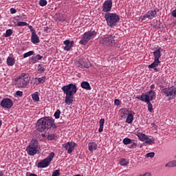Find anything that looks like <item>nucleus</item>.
I'll list each match as a JSON object with an SVG mask.
<instances>
[{"label":"nucleus","mask_w":176,"mask_h":176,"mask_svg":"<svg viewBox=\"0 0 176 176\" xmlns=\"http://www.w3.org/2000/svg\"><path fill=\"white\" fill-rule=\"evenodd\" d=\"M37 70L38 71L39 74H43V72L45 71V67H43L41 64H39L37 67Z\"/></svg>","instance_id":"35"},{"label":"nucleus","mask_w":176,"mask_h":176,"mask_svg":"<svg viewBox=\"0 0 176 176\" xmlns=\"http://www.w3.org/2000/svg\"><path fill=\"white\" fill-rule=\"evenodd\" d=\"M15 86L19 89L26 87L30 83V77L28 74L22 73L19 77L15 78Z\"/></svg>","instance_id":"4"},{"label":"nucleus","mask_w":176,"mask_h":176,"mask_svg":"<svg viewBox=\"0 0 176 176\" xmlns=\"http://www.w3.org/2000/svg\"><path fill=\"white\" fill-rule=\"evenodd\" d=\"M36 130L42 133L46 131L49 129H56V124H54V120L50 118L49 117H44L40 118L36 124Z\"/></svg>","instance_id":"1"},{"label":"nucleus","mask_w":176,"mask_h":176,"mask_svg":"<svg viewBox=\"0 0 176 176\" xmlns=\"http://www.w3.org/2000/svg\"><path fill=\"white\" fill-rule=\"evenodd\" d=\"M12 34H13V30H12L11 29H8L6 30L4 36H6V38H8V36H10L12 35Z\"/></svg>","instance_id":"34"},{"label":"nucleus","mask_w":176,"mask_h":176,"mask_svg":"<svg viewBox=\"0 0 176 176\" xmlns=\"http://www.w3.org/2000/svg\"><path fill=\"white\" fill-rule=\"evenodd\" d=\"M39 5L40 6H46V5H47V1L46 0H40Z\"/></svg>","instance_id":"41"},{"label":"nucleus","mask_w":176,"mask_h":176,"mask_svg":"<svg viewBox=\"0 0 176 176\" xmlns=\"http://www.w3.org/2000/svg\"><path fill=\"white\" fill-rule=\"evenodd\" d=\"M10 13H11V14H14V13H16V9L11 8L10 9Z\"/></svg>","instance_id":"51"},{"label":"nucleus","mask_w":176,"mask_h":176,"mask_svg":"<svg viewBox=\"0 0 176 176\" xmlns=\"http://www.w3.org/2000/svg\"><path fill=\"white\" fill-rule=\"evenodd\" d=\"M123 144L124 145H129V144H133V140L126 138L123 140Z\"/></svg>","instance_id":"29"},{"label":"nucleus","mask_w":176,"mask_h":176,"mask_svg":"<svg viewBox=\"0 0 176 176\" xmlns=\"http://www.w3.org/2000/svg\"><path fill=\"white\" fill-rule=\"evenodd\" d=\"M140 148H142V145L140 146Z\"/></svg>","instance_id":"60"},{"label":"nucleus","mask_w":176,"mask_h":176,"mask_svg":"<svg viewBox=\"0 0 176 176\" xmlns=\"http://www.w3.org/2000/svg\"><path fill=\"white\" fill-rule=\"evenodd\" d=\"M145 144H148V145H153V144H155V139L148 138L145 142L143 143L144 145H145Z\"/></svg>","instance_id":"28"},{"label":"nucleus","mask_w":176,"mask_h":176,"mask_svg":"<svg viewBox=\"0 0 176 176\" xmlns=\"http://www.w3.org/2000/svg\"><path fill=\"white\" fill-rule=\"evenodd\" d=\"M66 96L65 97V103L67 105H72L74 102V95L70 94H65Z\"/></svg>","instance_id":"15"},{"label":"nucleus","mask_w":176,"mask_h":176,"mask_svg":"<svg viewBox=\"0 0 176 176\" xmlns=\"http://www.w3.org/2000/svg\"><path fill=\"white\" fill-rule=\"evenodd\" d=\"M134 115H135L134 111H131L129 115H128V116L126 117V123H129V124H131V123H133V120H134Z\"/></svg>","instance_id":"19"},{"label":"nucleus","mask_w":176,"mask_h":176,"mask_svg":"<svg viewBox=\"0 0 176 176\" xmlns=\"http://www.w3.org/2000/svg\"><path fill=\"white\" fill-rule=\"evenodd\" d=\"M139 176H151V173H146L144 175H140Z\"/></svg>","instance_id":"52"},{"label":"nucleus","mask_w":176,"mask_h":176,"mask_svg":"<svg viewBox=\"0 0 176 176\" xmlns=\"http://www.w3.org/2000/svg\"><path fill=\"white\" fill-rule=\"evenodd\" d=\"M104 19L107 23V25L109 27H116L118 25V23L120 19L119 18V15L115 13L107 12L104 14Z\"/></svg>","instance_id":"3"},{"label":"nucleus","mask_w":176,"mask_h":176,"mask_svg":"<svg viewBox=\"0 0 176 176\" xmlns=\"http://www.w3.org/2000/svg\"><path fill=\"white\" fill-rule=\"evenodd\" d=\"M46 80V76H42L38 78V83H45Z\"/></svg>","instance_id":"39"},{"label":"nucleus","mask_w":176,"mask_h":176,"mask_svg":"<svg viewBox=\"0 0 176 176\" xmlns=\"http://www.w3.org/2000/svg\"><path fill=\"white\" fill-rule=\"evenodd\" d=\"M153 69H154V71H155L156 72H157L159 71V69H157V68H156V67L153 68Z\"/></svg>","instance_id":"55"},{"label":"nucleus","mask_w":176,"mask_h":176,"mask_svg":"<svg viewBox=\"0 0 176 176\" xmlns=\"http://www.w3.org/2000/svg\"><path fill=\"white\" fill-rule=\"evenodd\" d=\"M2 126V121L0 120V127Z\"/></svg>","instance_id":"57"},{"label":"nucleus","mask_w":176,"mask_h":176,"mask_svg":"<svg viewBox=\"0 0 176 176\" xmlns=\"http://www.w3.org/2000/svg\"><path fill=\"white\" fill-rule=\"evenodd\" d=\"M162 93H164V94H165L166 97H168L170 96H172L173 97H175L176 88H174V87L165 88L162 90Z\"/></svg>","instance_id":"10"},{"label":"nucleus","mask_w":176,"mask_h":176,"mask_svg":"<svg viewBox=\"0 0 176 176\" xmlns=\"http://www.w3.org/2000/svg\"><path fill=\"white\" fill-rule=\"evenodd\" d=\"M34 54L33 51H30L28 52H26L23 54V58H27V57H30V56H32Z\"/></svg>","instance_id":"37"},{"label":"nucleus","mask_w":176,"mask_h":176,"mask_svg":"<svg viewBox=\"0 0 176 176\" xmlns=\"http://www.w3.org/2000/svg\"><path fill=\"white\" fill-rule=\"evenodd\" d=\"M16 25H18V27H24L25 25H28V23H27L26 22H18Z\"/></svg>","instance_id":"40"},{"label":"nucleus","mask_w":176,"mask_h":176,"mask_svg":"<svg viewBox=\"0 0 176 176\" xmlns=\"http://www.w3.org/2000/svg\"><path fill=\"white\" fill-rule=\"evenodd\" d=\"M97 35V32L93 31V32H85L82 38V39L80 41V45H87V42L93 38V36Z\"/></svg>","instance_id":"8"},{"label":"nucleus","mask_w":176,"mask_h":176,"mask_svg":"<svg viewBox=\"0 0 176 176\" xmlns=\"http://www.w3.org/2000/svg\"><path fill=\"white\" fill-rule=\"evenodd\" d=\"M36 58V60H42V58H43V56L38 54L36 55V56H34Z\"/></svg>","instance_id":"48"},{"label":"nucleus","mask_w":176,"mask_h":176,"mask_svg":"<svg viewBox=\"0 0 176 176\" xmlns=\"http://www.w3.org/2000/svg\"><path fill=\"white\" fill-rule=\"evenodd\" d=\"M104 123H105V120L104 118H102L99 121L100 126L104 127Z\"/></svg>","instance_id":"43"},{"label":"nucleus","mask_w":176,"mask_h":176,"mask_svg":"<svg viewBox=\"0 0 176 176\" xmlns=\"http://www.w3.org/2000/svg\"><path fill=\"white\" fill-rule=\"evenodd\" d=\"M62 90L64 94H76V91H78V88L75 84L70 83L63 86Z\"/></svg>","instance_id":"7"},{"label":"nucleus","mask_w":176,"mask_h":176,"mask_svg":"<svg viewBox=\"0 0 176 176\" xmlns=\"http://www.w3.org/2000/svg\"><path fill=\"white\" fill-rule=\"evenodd\" d=\"M82 89L85 90H91V87H90V83L87 81H82L80 84Z\"/></svg>","instance_id":"20"},{"label":"nucleus","mask_w":176,"mask_h":176,"mask_svg":"<svg viewBox=\"0 0 176 176\" xmlns=\"http://www.w3.org/2000/svg\"><path fill=\"white\" fill-rule=\"evenodd\" d=\"M0 176H3V172L0 171Z\"/></svg>","instance_id":"56"},{"label":"nucleus","mask_w":176,"mask_h":176,"mask_svg":"<svg viewBox=\"0 0 176 176\" xmlns=\"http://www.w3.org/2000/svg\"><path fill=\"white\" fill-rule=\"evenodd\" d=\"M151 90H153V89H155V84H152L151 85Z\"/></svg>","instance_id":"54"},{"label":"nucleus","mask_w":176,"mask_h":176,"mask_svg":"<svg viewBox=\"0 0 176 176\" xmlns=\"http://www.w3.org/2000/svg\"><path fill=\"white\" fill-rule=\"evenodd\" d=\"M146 157H155V153H153V152L148 153L146 155Z\"/></svg>","instance_id":"42"},{"label":"nucleus","mask_w":176,"mask_h":176,"mask_svg":"<svg viewBox=\"0 0 176 176\" xmlns=\"http://www.w3.org/2000/svg\"><path fill=\"white\" fill-rule=\"evenodd\" d=\"M155 91H153V90H150L148 91V94L147 95L148 96V100L149 101H152V100H153V97H155Z\"/></svg>","instance_id":"27"},{"label":"nucleus","mask_w":176,"mask_h":176,"mask_svg":"<svg viewBox=\"0 0 176 176\" xmlns=\"http://www.w3.org/2000/svg\"><path fill=\"white\" fill-rule=\"evenodd\" d=\"M63 43L65 45L64 47V50H66V52H69V50H71L72 48V46H74V43H75V42H74V41H70L69 40H66L63 41Z\"/></svg>","instance_id":"16"},{"label":"nucleus","mask_w":176,"mask_h":176,"mask_svg":"<svg viewBox=\"0 0 176 176\" xmlns=\"http://www.w3.org/2000/svg\"><path fill=\"white\" fill-rule=\"evenodd\" d=\"M160 63V60L154 59L153 63L148 65V68H156Z\"/></svg>","instance_id":"24"},{"label":"nucleus","mask_w":176,"mask_h":176,"mask_svg":"<svg viewBox=\"0 0 176 176\" xmlns=\"http://www.w3.org/2000/svg\"><path fill=\"white\" fill-rule=\"evenodd\" d=\"M152 124H153V126H155V123H153Z\"/></svg>","instance_id":"59"},{"label":"nucleus","mask_w":176,"mask_h":176,"mask_svg":"<svg viewBox=\"0 0 176 176\" xmlns=\"http://www.w3.org/2000/svg\"><path fill=\"white\" fill-rule=\"evenodd\" d=\"M153 56L155 57V60H159V58L162 57V53L160 52V50H157L154 51Z\"/></svg>","instance_id":"25"},{"label":"nucleus","mask_w":176,"mask_h":176,"mask_svg":"<svg viewBox=\"0 0 176 176\" xmlns=\"http://www.w3.org/2000/svg\"><path fill=\"white\" fill-rule=\"evenodd\" d=\"M88 146L89 151H90V152H93V151H96V149H97V144L94 142L89 143Z\"/></svg>","instance_id":"23"},{"label":"nucleus","mask_w":176,"mask_h":176,"mask_svg":"<svg viewBox=\"0 0 176 176\" xmlns=\"http://www.w3.org/2000/svg\"><path fill=\"white\" fill-rule=\"evenodd\" d=\"M32 100L34 101H39V95H38V92H35L32 95Z\"/></svg>","instance_id":"32"},{"label":"nucleus","mask_w":176,"mask_h":176,"mask_svg":"<svg viewBox=\"0 0 176 176\" xmlns=\"http://www.w3.org/2000/svg\"><path fill=\"white\" fill-rule=\"evenodd\" d=\"M136 98L144 102H146L149 100V96L146 94H142L141 96H137Z\"/></svg>","instance_id":"21"},{"label":"nucleus","mask_w":176,"mask_h":176,"mask_svg":"<svg viewBox=\"0 0 176 176\" xmlns=\"http://www.w3.org/2000/svg\"><path fill=\"white\" fill-rule=\"evenodd\" d=\"M77 144L75 142H67V144H63V148L67 151V153L71 154L72 152L75 151V148H76Z\"/></svg>","instance_id":"12"},{"label":"nucleus","mask_w":176,"mask_h":176,"mask_svg":"<svg viewBox=\"0 0 176 176\" xmlns=\"http://www.w3.org/2000/svg\"><path fill=\"white\" fill-rule=\"evenodd\" d=\"M58 175H60V170H56L52 173V176H58Z\"/></svg>","instance_id":"44"},{"label":"nucleus","mask_w":176,"mask_h":176,"mask_svg":"<svg viewBox=\"0 0 176 176\" xmlns=\"http://www.w3.org/2000/svg\"><path fill=\"white\" fill-rule=\"evenodd\" d=\"M61 114V111L60 109H57L54 113V117L56 119H60V115Z\"/></svg>","instance_id":"38"},{"label":"nucleus","mask_w":176,"mask_h":176,"mask_svg":"<svg viewBox=\"0 0 176 176\" xmlns=\"http://www.w3.org/2000/svg\"><path fill=\"white\" fill-rule=\"evenodd\" d=\"M76 67L79 68H90V64L87 63V60L85 58H80L76 63Z\"/></svg>","instance_id":"11"},{"label":"nucleus","mask_w":176,"mask_h":176,"mask_svg":"<svg viewBox=\"0 0 176 176\" xmlns=\"http://www.w3.org/2000/svg\"><path fill=\"white\" fill-rule=\"evenodd\" d=\"M153 28H157V26H156V25H154Z\"/></svg>","instance_id":"58"},{"label":"nucleus","mask_w":176,"mask_h":176,"mask_svg":"<svg viewBox=\"0 0 176 176\" xmlns=\"http://www.w3.org/2000/svg\"><path fill=\"white\" fill-rule=\"evenodd\" d=\"M16 95L18 96V97H21L23 96V91H17L16 92Z\"/></svg>","instance_id":"47"},{"label":"nucleus","mask_w":176,"mask_h":176,"mask_svg":"<svg viewBox=\"0 0 176 176\" xmlns=\"http://www.w3.org/2000/svg\"><path fill=\"white\" fill-rule=\"evenodd\" d=\"M130 144H131V145L129 146L130 149H135V148H137V142L134 140H132V143Z\"/></svg>","instance_id":"36"},{"label":"nucleus","mask_w":176,"mask_h":176,"mask_svg":"<svg viewBox=\"0 0 176 176\" xmlns=\"http://www.w3.org/2000/svg\"><path fill=\"white\" fill-rule=\"evenodd\" d=\"M114 104H115L116 105H120V100H119L118 99H116V100H114Z\"/></svg>","instance_id":"50"},{"label":"nucleus","mask_w":176,"mask_h":176,"mask_svg":"<svg viewBox=\"0 0 176 176\" xmlns=\"http://www.w3.org/2000/svg\"><path fill=\"white\" fill-rule=\"evenodd\" d=\"M120 116L122 119H126V117L130 115V111L127 110L126 109H122L120 110Z\"/></svg>","instance_id":"17"},{"label":"nucleus","mask_w":176,"mask_h":176,"mask_svg":"<svg viewBox=\"0 0 176 176\" xmlns=\"http://www.w3.org/2000/svg\"><path fill=\"white\" fill-rule=\"evenodd\" d=\"M100 42L104 46H113L116 41L115 40V36L112 35H108L106 37L100 38Z\"/></svg>","instance_id":"6"},{"label":"nucleus","mask_w":176,"mask_h":176,"mask_svg":"<svg viewBox=\"0 0 176 176\" xmlns=\"http://www.w3.org/2000/svg\"><path fill=\"white\" fill-rule=\"evenodd\" d=\"M159 12V9H155L154 10H150L146 12L143 16H141L142 20L144 21L145 19H153V17H156V14Z\"/></svg>","instance_id":"13"},{"label":"nucleus","mask_w":176,"mask_h":176,"mask_svg":"<svg viewBox=\"0 0 176 176\" xmlns=\"http://www.w3.org/2000/svg\"><path fill=\"white\" fill-rule=\"evenodd\" d=\"M112 10V0L110 1H105L102 6V12L104 13H109Z\"/></svg>","instance_id":"14"},{"label":"nucleus","mask_w":176,"mask_h":176,"mask_svg":"<svg viewBox=\"0 0 176 176\" xmlns=\"http://www.w3.org/2000/svg\"><path fill=\"white\" fill-rule=\"evenodd\" d=\"M146 102L148 105L149 112H152L153 111V106L152 105V103H151V100L148 99Z\"/></svg>","instance_id":"31"},{"label":"nucleus","mask_w":176,"mask_h":176,"mask_svg":"<svg viewBox=\"0 0 176 176\" xmlns=\"http://www.w3.org/2000/svg\"><path fill=\"white\" fill-rule=\"evenodd\" d=\"M26 152L30 156H34V155L41 153V145L38 140L33 139L26 148Z\"/></svg>","instance_id":"2"},{"label":"nucleus","mask_w":176,"mask_h":176,"mask_svg":"<svg viewBox=\"0 0 176 176\" xmlns=\"http://www.w3.org/2000/svg\"><path fill=\"white\" fill-rule=\"evenodd\" d=\"M31 63H32L33 64H35L36 63V58H35V56H33L31 59H30Z\"/></svg>","instance_id":"49"},{"label":"nucleus","mask_w":176,"mask_h":176,"mask_svg":"<svg viewBox=\"0 0 176 176\" xmlns=\"http://www.w3.org/2000/svg\"><path fill=\"white\" fill-rule=\"evenodd\" d=\"M104 129V126H100L98 131L99 133H102V130Z\"/></svg>","instance_id":"53"},{"label":"nucleus","mask_w":176,"mask_h":176,"mask_svg":"<svg viewBox=\"0 0 176 176\" xmlns=\"http://www.w3.org/2000/svg\"><path fill=\"white\" fill-rule=\"evenodd\" d=\"M137 136L140 141H146L148 140V135L142 133H138Z\"/></svg>","instance_id":"22"},{"label":"nucleus","mask_w":176,"mask_h":176,"mask_svg":"<svg viewBox=\"0 0 176 176\" xmlns=\"http://www.w3.org/2000/svg\"><path fill=\"white\" fill-rule=\"evenodd\" d=\"M120 164H121V166H126L129 164V161H126V159L122 158L120 162Z\"/></svg>","instance_id":"33"},{"label":"nucleus","mask_w":176,"mask_h":176,"mask_svg":"<svg viewBox=\"0 0 176 176\" xmlns=\"http://www.w3.org/2000/svg\"><path fill=\"white\" fill-rule=\"evenodd\" d=\"M15 63L14 58H11L10 56H8L7 58V64L10 67H13V65Z\"/></svg>","instance_id":"26"},{"label":"nucleus","mask_w":176,"mask_h":176,"mask_svg":"<svg viewBox=\"0 0 176 176\" xmlns=\"http://www.w3.org/2000/svg\"><path fill=\"white\" fill-rule=\"evenodd\" d=\"M53 157H54V153L52 152L45 159L38 163L37 167L39 168L48 167V166H50V163L52 160H53Z\"/></svg>","instance_id":"5"},{"label":"nucleus","mask_w":176,"mask_h":176,"mask_svg":"<svg viewBox=\"0 0 176 176\" xmlns=\"http://www.w3.org/2000/svg\"><path fill=\"white\" fill-rule=\"evenodd\" d=\"M47 139L50 140V141H53V140H54V134L48 135Z\"/></svg>","instance_id":"45"},{"label":"nucleus","mask_w":176,"mask_h":176,"mask_svg":"<svg viewBox=\"0 0 176 176\" xmlns=\"http://www.w3.org/2000/svg\"><path fill=\"white\" fill-rule=\"evenodd\" d=\"M31 42H32V43L34 44L39 43V42H41V41L39 40V37L38 36V34H36V32L32 34Z\"/></svg>","instance_id":"18"},{"label":"nucleus","mask_w":176,"mask_h":176,"mask_svg":"<svg viewBox=\"0 0 176 176\" xmlns=\"http://www.w3.org/2000/svg\"><path fill=\"white\" fill-rule=\"evenodd\" d=\"M165 167H176V160L168 162L165 165Z\"/></svg>","instance_id":"30"},{"label":"nucleus","mask_w":176,"mask_h":176,"mask_svg":"<svg viewBox=\"0 0 176 176\" xmlns=\"http://www.w3.org/2000/svg\"><path fill=\"white\" fill-rule=\"evenodd\" d=\"M0 105L2 108L10 109L13 107V101L10 98H4L1 101Z\"/></svg>","instance_id":"9"},{"label":"nucleus","mask_w":176,"mask_h":176,"mask_svg":"<svg viewBox=\"0 0 176 176\" xmlns=\"http://www.w3.org/2000/svg\"><path fill=\"white\" fill-rule=\"evenodd\" d=\"M28 28L29 30H30L32 34L36 32V31L34 30V28L32 25H28Z\"/></svg>","instance_id":"46"},{"label":"nucleus","mask_w":176,"mask_h":176,"mask_svg":"<svg viewBox=\"0 0 176 176\" xmlns=\"http://www.w3.org/2000/svg\"><path fill=\"white\" fill-rule=\"evenodd\" d=\"M45 31H47V29H45Z\"/></svg>","instance_id":"62"},{"label":"nucleus","mask_w":176,"mask_h":176,"mask_svg":"<svg viewBox=\"0 0 176 176\" xmlns=\"http://www.w3.org/2000/svg\"><path fill=\"white\" fill-rule=\"evenodd\" d=\"M45 31H47V29H45Z\"/></svg>","instance_id":"61"}]
</instances>
